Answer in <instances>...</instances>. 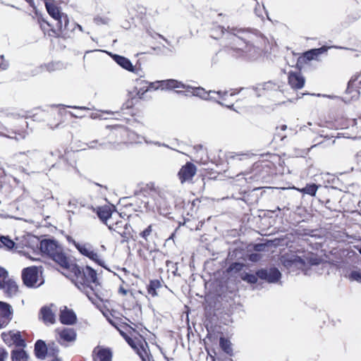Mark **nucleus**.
<instances>
[{
    "instance_id": "a18cd8bd",
    "label": "nucleus",
    "mask_w": 361,
    "mask_h": 361,
    "mask_svg": "<svg viewBox=\"0 0 361 361\" xmlns=\"http://www.w3.org/2000/svg\"><path fill=\"white\" fill-rule=\"evenodd\" d=\"M68 27H69V29H67V30H70L69 32H73L76 27H78L80 31L83 32L82 27L80 25L77 24L75 23H69Z\"/></svg>"
},
{
    "instance_id": "603ef678",
    "label": "nucleus",
    "mask_w": 361,
    "mask_h": 361,
    "mask_svg": "<svg viewBox=\"0 0 361 361\" xmlns=\"http://www.w3.org/2000/svg\"><path fill=\"white\" fill-rule=\"evenodd\" d=\"M50 154L51 156H54V157H56L58 158H61L63 157V154H62V152L59 149H56L54 151H51L50 152Z\"/></svg>"
},
{
    "instance_id": "13d9d810",
    "label": "nucleus",
    "mask_w": 361,
    "mask_h": 361,
    "mask_svg": "<svg viewBox=\"0 0 361 361\" xmlns=\"http://www.w3.org/2000/svg\"><path fill=\"white\" fill-rule=\"evenodd\" d=\"M5 175H6V173H5L4 169L3 168L0 167V182L4 178Z\"/></svg>"
},
{
    "instance_id": "aec40b11",
    "label": "nucleus",
    "mask_w": 361,
    "mask_h": 361,
    "mask_svg": "<svg viewBox=\"0 0 361 361\" xmlns=\"http://www.w3.org/2000/svg\"><path fill=\"white\" fill-rule=\"evenodd\" d=\"M39 156V152L37 150H28L26 152H20L18 155L20 161L25 163L27 165L30 164V161L36 159Z\"/></svg>"
},
{
    "instance_id": "0eeeda50",
    "label": "nucleus",
    "mask_w": 361,
    "mask_h": 361,
    "mask_svg": "<svg viewBox=\"0 0 361 361\" xmlns=\"http://www.w3.org/2000/svg\"><path fill=\"white\" fill-rule=\"evenodd\" d=\"M9 120L16 118L20 122V127L14 126V129H12L11 132H8L9 134L4 135L5 137H7L11 139H15L17 141H20L21 140H24L27 135H28L27 132L25 130V128L27 127V123L23 117L16 116L13 114H11L8 116Z\"/></svg>"
},
{
    "instance_id": "f8f14e48",
    "label": "nucleus",
    "mask_w": 361,
    "mask_h": 361,
    "mask_svg": "<svg viewBox=\"0 0 361 361\" xmlns=\"http://www.w3.org/2000/svg\"><path fill=\"white\" fill-rule=\"evenodd\" d=\"M197 171L196 166L191 162H187L180 169L178 176L181 183L190 180Z\"/></svg>"
},
{
    "instance_id": "412c9836",
    "label": "nucleus",
    "mask_w": 361,
    "mask_h": 361,
    "mask_svg": "<svg viewBox=\"0 0 361 361\" xmlns=\"http://www.w3.org/2000/svg\"><path fill=\"white\" fill-rule=\"evenodd\" d=\"M59 338L66 342H73L76 339V332L73 329L64 328L62 330H58Z\"/></svg>"
},
{
    "instance_id": "c9c22d12",
    "label": "nucleus",
    "mask_w": 361,
    "mask_h": 361,
    "mask_svg": "<svg viewBox=\"0 0 361 361\" xmlns=\"http://www.w3.org/2000/svg\"><path fill=\"white\" fill-rule=\"evenodd\" d=\"M218 104H219L221 106H226V107L229 109H232L234 111L240 113L242 111V108L240 106V102L239 100H237L234 104H232L231 105L226 104L222 102H217Z\"/></svg>"
},
{
    "instance_id": "6e6552de",
    "label": "nucleus",
    "mask_w": 361,
    "mask_h": 361,
    "mask_svg": "<svg viewBox=\"0 0 361 361\" xmlns=\"http://www.w3.org/2000/svg\"><path fill=\"white\" fill-rule=\"evenodd\" d=\"M22 279L24 284L30 288H36L42 284V283H37L38 271L35 267L24 269L22 272Z\"/></svg>"
},
{
    "instance_id": "4d7b16f0",
    "label": "nucleus",
    "mask_w": 361,
    "mask_h": 361,
    "mask_svg": "<svg viewBox=\"0 0 361 361\" xmlns=\"http://www.w3.org/2000/svg\"><path fill=\"white\" fill-rule=\"evenodd\" d=\"M97 143V140H93L87 144L89 148H94L96 147V144Z\"/></svg>"
},
{
    "instance_id": "f3484780",
    "label": "nucleus",
    "mask_w": 361,
    "mask_h": 361,
    "mask_svg": "<svg viewBox=\"0 0 361 361\" xmlns=\"http://www.w3.org/2000/svg\"><path fill=\"white\" fill-rule=\"evenodd\" d=\"M288 84L293 89H301L305 85V78L300 73L290 72L288 73Z\"/></svg>"
},
{
    "instance_id": "7ed1b4c3",
    "label": "nucleus",
    "mask_w": 361,
    "mask_h": 361,
    "mask_svg": "<svg viewBox=\"0 0 361 361\" xmlns=\"http://www.w3.org/2000/svg\"><path fill=\"white\" fill-rule=\"evenodd\" d=\"M40 250L49 256L60 266L67 268L69 265L68 258L63 252L62 247L54 240L45 239L40 242Z\"/></svg>"
},
{
    "instance_id": "6ab92c4d",
    "label": "nucleus",
    "mask_w": 361,
    "mask_h": 361,
    "mask_svg": "<svg viewBox=\"0 0 361 361\" xmlns=\"http://www.w3.org/2000/svg\"><path fill=\"white\" fill-rule=\"evenodd\" d=\"M360 77L359 75H353L348 82V87L346 90L347 94H351V99H357L359 97L360 92L357 90L356 82Z\"/></svg>"
},
{
    "instance_id": "774afa93",
    "label": "nucleus",
    "mask_w": 361,
    "mask_h": 361,
    "mask_svg": "<svg viewBox=\"0 0 361 361\" xmlns=\"http://www.w3.org/2000/svg\"><path fill=\"white\" fill-rule=\"evenodd\" d=\"M247 102V99H245V101H244V103H245V107L246 106Z\"/></svg>"
},
{
    "instance_id": "dca6fc26",
    "label": "nucleus",
    "mask_w": 361,
    "mask_h": 361,
    "mask_svg": "<svg viewBox=\"0 0 361 361\" xmlns=\"http://www.w3.org/2000/svg\"><path fill=\"white\" fill-rule=\"evenodd\" d=\"M246 266L242 263H233L230 265L227 271L231 275H237L236 277H240L243 281H248V273L245 271Z\"/></svg>"
},
{
    "instance_id": "a19ab883",
    "label": "nucleus",
    "mask_w": 361,
    "mask_h": 361,
    "mask_svg": "<svg viewBox=\"0 0 361 361\" xmlns=\"http://www.w3.org/2000/svg\"><path fill=\"white\" fill-rule=\"evenodd\" d=\"M145 80H140V82H137V85H140V88L137 90V94L140 96V97H142L144 94H142V92H144V90L147 88V86L148 85H145Z\"/></svg>"
},
{
    "instance_id": "f03ea898",
    "label": "nucleus",
    "mask_w": 361,
    "mask_h": 361,
    "mask_svg": "<svg viewBox=\"0 0 361 361\" xmlns=\"http://www.w3.org/2000/svg\"><path fill=\"white\" fill-rule=\"evenodd\" d=\"M280 262L289 271L302 270L307 274V268L320 263V258L315 254L304 250H290L280 257Z\"/></svg>"
},
{
    "instance_id": "a211bd4d",
    "label": "nucleus",
    "mask_w": 361,
    "mask_h": 361,
    "mask_svg": "<svg viewBox=\"0 0 361 361\" xmlns=\"http://www.w3.org/2000/svg\"><path fill=\"white\" fill-rule=\"evenodd\" d=\"M97 215L100 220L107 226V224H109L114 219V215H117V214H114L111 209L106 206L98 209Z\"/></svg>"
},
{
    "instance_id": "ddd939ff",
    "label": "nucleus",
    "mask_w": 361,
    "mask_h": 361,
    "mask_svg": "<svg viewBox=\"0 0 361 361\" xmlns=\"http://www.w3.org/2000/svg\"><path fill=\"white\" fill-rule=\"evenodd\" d=\"M212 93L217 94L219 96V97L221 99V100H223V101L226 100V97L228 94V91H218V92L209 91V92H207L204 88H202L201 87H195V89H192V96L198 97H200L202 99H205V100L212 99V97H209L210 94H212Z\"/></svg>"
},
{
    "instance_id": "bf43d9fd",
    "label": "nucleus",
    "mask_w": 361,
    "mask_h": 361,
    "mask_svg": "<svg viewBox=\"0 0 361 361\" xmlns=\"http://www.w3.org/2000/svg\"><path fill=\"white\" fill-rule=\"evenodd\" d=\"M249 280H250V283H255L257 281L256 276L254 275H251V274H250Z\"/></svg>"
},
{
    "instance_id": "9b49d317",
    "label": "nucleus",
    "mask_w": 361,
    "mask_h": 361,
    "mask_svg": "<svg viewBox=\"0 0 361 361\" xmlns=\"http://www.w3.org/2000/svg\"><path fill=\"white\" fill-rule=\"evenodd\" d=\"M257 276L269 283H276L281 279V274L276 268H270L258 271Z\"/></svg>"
},
{
    "instance_id": "8fccbe9b",
    "label": "nucleus",
    "mask_w": 361,
    "mask_h": 361,
    "mask_svg": "<svg viewBox=\"0 0 361 361\" xmlns=\"http://www.w3.org/2000/svg\"><path fill=\"white\" fill-rule=\"evenodd\" d=\"M252 90L256 92L257 96H260L262 95V93H258L257 92H263L265 90L264 85H259L257 87H253Z\"/></svg>"
},
{
    "instance_id": "423d86ee",
    "label": "nucleus",
    "mask_w": 361,
    "mask_h": 361,
    "mask_svg": "<svg viewBox=\"0 0 361 361\" xmlns=\"http://www.w3.org/2000/svg\"><path fill=\"white\" fill-rule=\"evenodd\" d=\"M18 289L16 281L8 277L5 269L0 267V290H3L7 297L11 298L16 295Z\"/></svg>"
},
{
    "instance_id": "69168bd1",
    "label": "nucleus",
    "mask_w": 361,
    "mask_h": 361,
    "mask_svg": "<svg viewBox=\"0 0 361 361\" xmlns=\"http://www.w3.org/2000/svg\"><path fill=\"white\" fill-rule=\"evenodd\" d=\"M238 92H236L235 91H233L230 93V96H234L237 94Z\"/></svg>"
},
{
    "instance_id": "c756f323",
    "label": "nucleus",
    "mask_w": 361,
    "mask_h": 361,
    "mask_svg": "<svg viewBox=\"0 0 361 361\" xmlns=\"http://www.w3.org/2000/svg\"><path fill=\"white\" fill-rule=\"evenodd\" d=\"M219 345L224 353L228 355L232 354L233 348L231 343L229 340L224 337H221L219 339Z\"/></svg>"
},
{
    "instance_id": "58836bf2",
    "label": "nucleus",
    "mask_w": 361,
    "mask_h": 361,
    "mask_svg": "<svg viewBox=\"0 0 361 361\" xmlns=\"http://www.w3.org/2000/svg\"><path fill=\"white\" fill-rule=\"evenodd\" d=\"M236 184L239 186H243L247 183V179L245 178L244 173H239L235 178Z\"/></svg>"
},
{
    "instance_id": "49530a36",
    "label": "nucleus",
    "mask_w": 361,
    "mask_h": 361,
    "mask_svg": "<svg viewBox=\"0 0 361 361\" xmlns=\"http://www.w3.org/2000/svg\"><path fill=\"white\" fill-rule=\"evenodd\" d=\"M230 159L233 160V161H238V160H243V159H247V155L245 154H235L233 155H231L230 157Z\"/></svg>"
},
{
    "instance_id": "e433bc0d",
    "label": "nucleus",
    "mask_w": 361,
    "mask_h": 361,
    "mask_svg": "<svg viewBox=\"0 0 361 361\" xmlns=\"http://www.w3.org/2000/svg\"><path fill=\"white\" fill-rule=\"evenodd\" d=\"M350 281H355L357 282L361 283V271L360 270H354L350 272L348 276Z\"/></svg>"
},
{
    "instance_id": "5fc2aeb1",
    "label": "nucleus",
    "mask_w": 361,
    "mask_h": 361,
    "mask_svg": "<svg viewBox=\"0 0 361 361\" xmlns=\"http://www.w3.org/2000/svg\"><path fill=\"white\" fill-rule=\"evenodd\" d=\"M259 258L260 257H259V255L258 254L250 255V261L256 262V261L259 260Z\"/></svg>"
},
{
    "instance_id": "39448f33",
    "label": "nucleus",
    "mask_w": 361,
    "mask_h": 361,
    "mask_svg": "<svg viewBox=\"0 0 361 361\" xmlns=\"http://www.w3.org/2000/svg\"><path fill=\"white\" fill-rule=\"evenodd\" d=\"M145 85H148L147 88L142 92L144 94L147 91L152 90H172L183 87L182 82L178 81L174 79L157 80L155 82H144Z\"/></svg>"
},
{
    "instance_id": "0e129e2a",
    "label": "nucleus",
    "mask_w": 361,
    "mask_h": 361,
    "mask_svg": "<svg viewBox=\"0 0 361 361\" xmlns=\"http://www.w3.org/2000/svg\"><path fill=\"white\" fill-rule=\"evenodd\" d=\"M90 117L92 118H97V114H92V115L90 116Z\"/></svg>"
},
{
    "instance_id": "c03bdc74",
    "label": "nucleus",
    "mask_w": 361,
    "mask_h": 361,
    "mask_svg": "<svg viewBox=\"0 0 361 361\" xmlns=\"http://www.w3.org/2000/svg\"><path fill=\"white\" fill-rule=\"evenodd\" d=\"M152 231V226H149L140 233V235L145 240H147V237L151 234Z\"/></svg>"
},
{
    "instance_id": "72a5a7b5",
    "label": "nucleus",
    "mask_w": 361,
    "mask_h": 361,
    "mask_svg": "<svg viewBox=\"0 0 361 361\" xmlns=\"http://www.w3.org/2000/svg\"><path fill=\"white\" fill-rule=\"evenodd\" d=\"M0 243L1 245H4L8 250L12 249L15 245V243L12 240L6 236H1L0 238Z\"/></svg>"
},
{
    "instance_id": "052dcab7",
    "label": "nucleus",
    "mask_w": 361,
    "mask_h": 361,
    "mask_svg": "<svg viewBox=\"0 0 361 361\" xmlns=\"http://www.w3.org/2000/svg\"><path fill=\"white\" fill-rule=\"evenodd\" d=\"M27 3H29V4L33 8H36V6L35 4V2L33 0H25Z\"/></svg>"
},
{
    "instance_id": "5701e85b",
    "label": "nucleus",
    "mask_w": 361,
    "mask_h": 361,
    "mask_svg": "<svg viewBox=\"0 0 361 361\" xmlns=\"http://www.w3.org/2000/svg\"><path fill=\"white\" fill-rule=\"evenodd\" d=\"M107 226L109 230L115 231L123 237H126L127 224H124L123 221H117L115 223L111 221L109 224H107Z\"/></svg>"
},
{
    "instance_id": "9d476101",
    "label": "nucleus",
    "mask_w": 361,
    "mask_h": 361,
    "mask_svg": "<svg viewBox=\"0 0 361 361\" xmlns=\"http://www.w3.org/2000/svg\"><path fill=\"white\" fill-rule=\"evenodd\" d=\"M13 310L11 305L0 301V329L6 327L12 320Z\"/></svg>"
},
{
    "instance_id": "4be33fe9",
    "label": "nucleus",
    "mask_w": 361,
    "mask_h": 361,
    "mask_svg": "<svg viewBox=\"0 0 361 361\" xmlns=\"http://www.w3.org/2000/svg\"><path fill=\"white\" fill-rule=\"evenodd\" d=\"M126 341L131 346L132 348L136 350L142 361H145V355L147 352L145 350L143 347L139 343L138 341L133 339L128 336H125Z\"/></svg>"
},
{
    "instance_id": "4468645a",
    "label": "nucleus",
    "mask_w": 361,
    "mask_h": 361,
    "mask_svg": "<svg viewBox=\"0 0 361 361\" xmlns=\"http://www.w3.org/2000/svg\"><path fill=\"white\" fill-rule=\"evenodd\" d=\"M59 319L60 322L63 324L73 325L76 322L77 317L75 312L72 310H70L67 307L63 306L60 310Z\"/></svg>"
},
{
    "instance_id": "bb28decb",
    "label": "nucleus",
    "mask_w": 361,
    "mask_h": 361,
    "mask_svg": "<svg viewBox=\"0 0 361 361\" xmlns=\"http://www.w3.org/2000/svg\"><path fill=\"white\" fill-rule=\"evenodd\" d=\"M12 361H28L29 355L23 349H15L11 351Z\"/></svg>"
},
{
    "instance_id": "473e14b6",
    "label": "nucleus",
    "mask_w": 361,
    "mask_h": 361,
    "mask_svg": "<svg viewBox=\"0 0 361 361\" xmlns=\"http://www.w3.org/2000/svg\"><path fill=\"white\" fill-rule=\"evenodd\" d=\"M317 189H318V186L317 185L312 184V185H306V187H305L302 189H299V190L302 193L307 194V195H310L312 196H314L317 192Z\"/></svg>"
},
{
    "instance_id": "b1692460",
    "label": "nucleus",
    "mask_w": 361,
    "mask_h": 361,
    "mask_svg": "<svg viewBox=\"0 0 361 361\" xmlns=\"http://www.w3.org/2000/svg\"><path fill=\"white\" fill-rule=\"evenodd\" d=\"M128 136L129 139L131 140V142H133L135 143H141L142 142L141 140H143L145 141V142L147 144H154L159 147L163 146V147H169L168 145L164 143H161L159 142H153V141L149 140L146 137H140V135L135 134L134 132L128 133Z\"/></svg>"
},
{
    "instance_id": "f704fd0d",
    "label": "nucleus",
    "mask_w": 361,
    "mask_h": 361,
    "mask_svg": "<svg viewBox=\"0 0 361 361\" xmlns=\"http://www.w3.org/2000/svg\"><path fill=\"white\" fill-rule=\"evenodd\" d=\"M87 257L90 258V259H92V261L95 262L96 263H97L99 265H100L103 267H105L104 261L101 259L99 255L97 252H95L94 250H92L90 252V255Z\"/></svg>"
},
{
    "instance_id": "f257e3e1",
    "label": "nucleus",
    "mask_w": 361,
    "mask_h": 361,
    "mask_svg": "<svg viewBox=\"0 0 361 361\" xmlns=\"http://www.w3.org/2000/svg\"><path fill=\"white\" fill-rule=\"evenodd\" d=\"M75 284L93 304H97L102 300L97 272L90 266L77 270Z\"/></svg>"
},
{
    "instance_id": "ea45409f",
    "label": "nucleus",
    "mask_w": 361,
    "mask_h": 361,
    "mask_svg": "<svg viewBox=\"0 0 361 361\" xmlns=\"http://www.w3.org/2000/svg\"><path fill=\"white\" fill-rule=\"evenodd\" d=\"M56 20L57 21L56 27H57L59 31H60L62 33H64V35H67L70 30L64 29V21L61 20V19L60 20L56 19Z\"/></svg>"
},
{
    "instance_id": "de8ad7c7",
    "label": "nucleus",
    "mask_w": 361,
    "mask_h": 361,
    "mask_svg": "<svg viewBox=\"0 0 361 361\" xmlns=\"http://www.w3.org/2000/svg\"><path fill=\"white\" fill-rule=\"evenodd\" d=\"M0 57L2 59L1 62L0 63V68L3 71H5V70L8 69V68L9 66V63L8 61H6L4 59V56L3 55L0 56Z\"/></svg>"
},
{
    "instance_id": "338daca9",
    "label": "nucleus",
    "mask_w": 361,
    "mask_h": 361,
    "mask_svg": "<svg viewBox=\"0 0 361 361\" xmlns=\"http://www.w3.org/2000/svg\"><path fill=\"white\" fill-rule=\"evenodd\" d=\"M52 350H53V354H55V352L56 353L58 352V349L55 350L54 348H53Z\"/></svg>"
},
{
    "instance_id": "2f4dec72",
    "label": "nucleus",
    "mask_w": 361,
    "mask_h": 361,
    "mask_svg": "<svg viewBox=\"0 0 361 361\" xmlns=\"http://www.w3.org/2000/svg\"><path fill=\"white\" fill-rule=\"evenodd\" d=\"M11 338L14 342L16 346L24 347L25 346V341L21 338L20 332L12 333Z\"/></svg>"
},
{
    "instance_id": "20e7f679",
    "label": "nucleus",
    "mask_w": 361,
    "mask_h": 361,
    "mask_svg": "<svg viewBox=\"0 0 361 361\" xmlns=\"http://www.w3.org/2000/svg\"><path fill=\"white\" fill-rule=\"evenodd\" d=\"M218 29L219 30L221 35H226L233 40V49L244 51V49L247 48V38L248 32L246 30L237 27L230 28V27L225 29L221 26H219Z\"/></svg>"
},
{
    "instance_id": "cd10ccee",
    "label": "nucleus",
    "mask_w": 361,
    "mask_h": 361,
    "mask_svg": "<svg viewBox=\"0 0 361 361\" xmlns=\"http://www.w3.org/2000/svg\"><path fill=\"white\" fill-rule=\"evenodd\" d=\"M40 313L44 322L50 324L55 322V314L49 307H43L40 310Z\"/></svg>"
},
{
    "instance_id": "e2e57ef3",
    "label": "nucleus",
    "mask_w": 361,
    "mask_h": 361,
    "mask_svg": "<svg viewBox=\"0 0 361 361\" xmlns=\"http://www.w3.org/2000/svg\"><path fill=\"white\" fill-rule=\"evenodd\" d=\"M286 128H287L286 125H282V126H281V129L282 130H286Z\"/></svg>"
},
{
    "instance_id": "09e8293b",
    "label": "nucleus",
    "mask_w": 361,
    "mask_h": 361,
    "mask_svg": "<svg viewBox=\"0 0 361 361\" xmlns=\"http://www.w3.org/2000/svg\"><path fill=\"white\" fill-rule=\"evenodd\" d=\"M315 51L319 52V50H310L309 51H307L305 54V58H307V59H308V60H313V59H314L315 57H314V53Z\"/></svg>"
},
{
    "instance_id": "1a4fd4ad",
    "label": "nucleus",
    "mask_w": 361,
    "mask_h": 361,
    "mask_svg": "<svg viewBox=\"0 0 361 361\" xmlns=\"http://www.w3.org/2000/svg\"><path fill=\"white\" fill-rule=\"evenodd\" d=\"M45 6L48 13L54 19H61L64 21V29H69V19L66 13H61L53 1L44 0Z\"/></svg>"
},
{
    "instance_id": "7c9ffc66",
    "label": "nucleus",
    "mask_w": 361,
    "mask_h": 361,
    "mask_svg": "<svg viewBox=\"0 0 361 361\" xmlns=\"http://www.w3.org/2000/svg\"><path fill=\"white\" fill-rule=\"evenodd\" d=\"M161 283L158 280H153L151 281L148 287H147V292L149 295H151L152 297L157 296V289L160 288Z\"/></svg>"
},
{
    "instance_id": "79ce46f5",
    "label": "nucleus",
    "mask_w": 361,
    "mask_h": 361,
    "mask_svg": "<svg viewBox=\"0 0 361 361\" xmlns=\"http://www.w3.org/2000/svg\"><path fill=\"white\" fill-rule=\"evenodd\" d=\"M109 21V19L107 18L96 17L94 18V22L97 25H105L107 24Z\"/></svg>"
},
{
    "instance_id": "a878e982",
    "label": "nucleus",
    "mask_w": 361,
    "mask_h": 361,
    "mask_svg": "<svg viewBox=\"0 0 361 361\" xmlns=\"http://www.w3.org/2000/svg\"><path fill=\"white\" fill-rule=\"evenodd\" d=\"M113 59L122 68L133 71V66L128 59L116 54L114 55Z\"/></svg>"
},
{
    "instance_id": "6e6d98bb",
    "label": "nucleus",
    "mask_w": 361,
    "mask_h": 361,
    "mask_svg": "<svg viewBox=\"0 0 361 361\" xmlns=\"http://www.w3.org/2000/svg\"><path fill=\"white\" fill-rule=\"evenodd\" d=\"M1 337L4 342L7 343L8 338L11 337V334L6 333H2Z\"/></svg>"
},
{
    "instance_id": "c85d7f7f",
    "label": "nucleus",
    "mask_w": 361,
    "mask_h": 361,
    "mask_svg": "<svg viewBox=\"0 0 361 361\" xmlns=\"http://www.w3.org/2000/svg\"><path fill=\"white\" fill-rule=\"evenodd\" d=\"M75 247L82 255L88 257L90 252L93 250L92 246L90 243H80L73 242Z\"/></svg>"
},
{
    "instance_id": "680f3d73",
    "label": "nucleus",
    "mask_w": 361,
    "mask_h": 361,
    "mask_svg": "<svg viewBox=\"0 0 361 361\" xmlns=\"http://www.w3.org/2000/svg\"><path fill=\"white\" fill-rule=\"evenodd\" d=\"M69 114L71 116L75 117V118H82L84 116L83 115H75L72 112H70Z\"/></svg>"
},
{
    "instance_id": "4c0bfd02",
    "label": "nucleus",
    "mask_w": 361,
    "mask_h": 361,
    "mask_svg": "<svg viewBox=\"0 0 361 361\" xmlns=\"http://www.w3.org/2000/svg\"><path fill=\"white\" fill-rule=\"evenodd\" d=\"M182 85H183V87H180L178 89L181 88V89H184L185 90V91L177 90L176 92L178 94H184L185 96L192 95V89H195V87H192L190 85H185L183 82H182Z\"/></svg>"
},
{
    "instance_id": "864d4df0",
    "label": "nucleus",
    "mask_w": 361,
    "mask_h": 361,
    "mask_svg": "<svg viewBox=\"0 0 361 361\" xmlns=\"http://www.w3.org/2000/svg\"><path fill=\"white\" fill-rule=\"evenodd\" d=\"M68 108L80 109V110H90V109L86 106H66Z\"/></svg>"
},
{
    "instance_id": "3c124183",
    "label": "nucleus",
    "mask_w": 361,
    "mask_h": 361,
    "mask_svg": "<svg viewBox=\"0 0 361 361\" xmlns=\"http://www.w3.org/2000/svg\"><path fill=\"white\" fill-rule=\"evenodd\" d=\"M314 50H319V52L315 51V52L314 53V57L316 58V57H317V56H318L319 54H323V53L326 52V50H327V48H326V47H322L319 48V49H314Z\"/></svg>"
},
{
    "instance_id": "37998d69",
    "label": "nucleus",
    "mask_w": 361,
    "mask_h": 361,
    "mask_svg": "<svg viewBox=\"0 0 361 361\" xmlns=\"http://www.w3.org/2000/svg\"><path fill=\"white\" fill-rule=\"evenodd\" d=\"M8 354L6 349L0 347V361H6L8 358Z\"/></svg>"
},
{
    "instance_id": "2eb2a0df",
    "label": "nucleus",
    "mask_w": 361,
    "mask_h": 361,
    "mask_svg": "<svg viewBox=\"0 0 361 361\" xmlns=\"http://www.w3.org/2000/svg\"><path fill=\"white\" fill-rule=\"evenodd\" d=\"M94 361H111L112 353L110 349L97 346L92 352Z\"/></svg>"
},
{
    "instance_id": "393cba45",
    "label": "nucleus",
    "mask_w": 361,
    "mask_h": 361,
    "mask_svg": "<svg viewBox=\"0 0 361 361\" xmlns=\"http://www.w3.org/2000/svg\"><path fill=\"white\" fill-rule=\"evenodd\" d=\"M48 349L45 343L42 340H38L35 344V353L37 358L44 359Z\"/></svg>"
}]
</instances>
